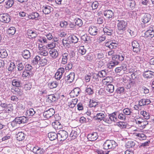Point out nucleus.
<instances>
[{
	"mask_svg": "<svg viewBox=\"0 0 154 154\" xmlns=\"http://www.w3.org/2000/svg\"><path fill=\"white\" fill-rule=\"evenodd\" d=\"M28 120L27 118L24 116L16 117L11 122V125L13 127L17 126L21 124L26 122Z\"/></svg>",
	"mask_w": 154,
	"mask_h": 154,
	"instance_id": "nucleus-1",
	"label": "nucleus"
},
{
	"mask_svg": "<svg viewBox=\"0 0 154 154\" xmlns=\"http://www.w3.org/2000/svg\"><path fill=\"white\" fill-rule=\"evenodd\" d=\"M117 146V143L113 140H107L103 145V149H114Z\"/></svg>",
	"mask_w": 154,
	"mask_h": 154,
	"instance_id": "nucleus-2",
	"label": "nucleus"
},
{
	"mask_svg": "<svg viewBox=\"0 0 154 154\" xmlns=\"http://www.w3.org/2000/svg\"><path fill=\"white\" fill-rule=\"evenodd\" d=\"M117 22H118L117 27L118 30L121 32H123L126 29L127 23L122 20H118Z\"/></svg>",
	"mask_w": 154,
	"mask_h": 154,
	"instance_id": "nucleus-3",
	"label": "nucleus"
},
{
	"mask_svg": "<svg viewBox=\"0 0 154 154\" xmlns=\"http://www.w3.org/2000/svg\"><path fill=\"white\" fill-rule=\"evenodd\" d=\"M58 137L60 141H63L68 137V133L65 131L61 130L59 131L58 133Z\"/></svg>",
	"mask_w": 154,
	"mask_h": 154,
	"instance_id": "nucleus-4",
	"label": "nucleus"
},
{
	"mask_svg": "<svg viewBox=\"0 0 154 154\" xmlns=\"http://www.w3.org/2000/svg\"><path fill=\"white\" fill-rule=\"evenodd\" d=\"M141 21L144 23H148L151 19V16L149 13H143L141 15Z\"/></svg>",
	"mask_w": 154,
	"mask_h": 154,
	"instance_id": "nucleus-5",
	"label": "nucleus"
},
{
	"mask_svg": "<svg viewBox=\"0 0 154 154\" xmlns=\"http://www.w3.org/2000/svg\"><path fill=\"white\" fill-rule=\"evenodd\" d=\"M11 17L8 14H2L0 15V20L2 22L9 23L11 20Z\"/></svg>",
	"mask_w": 154,
	"mask_h": 154,
	"instance_id": "nucleus-6",
	"label": "nucleus"
},
{
	"mask_svg": "<svg viewBox=\"0 0 154 154\" xmlns=\"http://www.w3.org/2000/svg\"><path fill=\"white\" fill-rule=\"evenodd\" d=\"M132 45L133 47V52L136 53H138L140 51V45L138 42L136 41H134L132 43Z\"/></svg>",
	"mask_w": 154,
	"mask_h": 154,
	"instance_id": "nucleus-7",
	"label": "nucleus"
},
{
	"mask_svg": "<svg viewBox=\"0 0 154 154\" xmlns=\"http://www.w3.org/2000/svg\"><path fill=\"white\" fill-rule=\"evenodd\" d=\"M54 113L55 111L54 109L53 108H51L44 112L43 115L45 118H49L53 116Z\"/></svg>",
	"mask_w": 154,
	"mask_h": 154,
	"instance_id": "nucleus-8",
	"label": "nucleus"
},
{
	"mask_svg": "<svg viewBox=\"0 0 154 154\" xmlns=\"http://www.w3.org/2000/svg\"><path fill=\"white\" fill-rule=\"evenodd\" d=\"M64 72V69L63 68H60L58 69L57 72L55 74V79L58 80L61 78L63 73Z\"/></svg>",
	"mask_w": 154,
	"mask_h": 154,
	"instance_id": "nucleus-9",
	"label": "nucleus"
},
{
	"mask_svg": "<svg viewBox=\"0 0 154 154\" xmlns=\"http://www.w3.org/2000/svg\"><path fill=\"white\" fill-rule=\"evenodd\" d=\"M98 137L97 132H93L88 134L87 136V138L89 140L93 141L96 140Z\"/></svg>",
	"mask_w": 154,
	"mask_h": 154,
	"instance_id": "nucleus-10",
	"label": "nucleus"
},
{
	"mask_svg": "<svg viewBox=\"0 0 154 154\" xmlns=\"http://www.w3.org/2000/svg\"><path fill=\"white\" fill-rule=\"evenodd\" d=\"M105 112H103L97 113L94 116L93 118L95 119L100 122L103 120L105 118Z\"/></svg>",
	"mask_w": 154,
	"mask_h": 154,
	"instance_id": "nucleus-11",
	"label": "nucleus"
},
{
	"mask_svg": "<svg viewBox=\"0 0 154 154\" xmlns=\"http://www.w3.org/2000/svg\"><path fill=\"white\" fill-rule=\"evenodd\" d=\"M81 90L79 88H76L72 91L70 93V96L73 97H77L81 92Z\"/></svg>",
	"mask_w": 154,
	"mask_h": 154,
	"instance_id": "nucleus-12",
	"label": "nucleus"
},
{
	"mask_svg": "<svg viewBox=\"0 0 154 154\" xmlns=\"http://www.w3.org/2000/svg\"><path fill=\"white\" fill-rule=\"evenodd\" d=\"M109 119L111 122H117L119 121V120L117 118V114L116 112H114L109 114Z\"/></svg>",
	"mask_w": 154,
	"mask_h": 154,
	"instance_id": "nucleus-13",
	"label": "nucleus"
},
{
	"mask_svg": "<svg viewBox=\"0 0 154 154\" xmlns=\"http://www.w3.org/2000/svg\"><path fill=\"white\" fill-rule=\"evenodd\" d=\"M143 75L146 78H152L154 77V72L149 70L145 71L143 73Z\"/></svg>",
	"mask_w": 154,
	"mask_h": 154,
	"instance_id": "nucleus-14",
	"label": "nucleus"
},
{
	"mask_svg": "<svg viewBox=\"0 0 154 154\" xmlns=\"http://www.w3.org/2000/svg\"><path fill=\"white\" fill-rule=\"evenodd\" d=\"M42 12L45 14H48L53 10V8L48 5L44 6L42 8Z\"/></svg>",
	"mask_w": 154,
	"mask_h": 154,
	"instance_id": "nucleus-15",
	"label": "nucleus"
},
{
	"mask_svg": "<svg viewBox=\"0 0 154 154\" xmlns=\"http://www.w3.org/2000/svg\"><path fill=\"white\" fill-rule=\"evenodd\" d=\"M88 32L91 35H95L97 33L98 29L95 26H91L89 27Z\"/></svg>",
	"mask_w": 154,
	"mask_h": 154,
	"instance_id": "nucleus-16",
	"label": "nucleus"
},
{
	"mask_svg": "<svg viewBox=\"0 0 154 154\" xmlns=\"http://www.w3.org/2000/svg\"><path fill=\"white\" fill-rule=\"evenodd\" d=\"M33 151L36 154H43L45 152L43 148L39 147L38 146L34 147Z\"/></svg>",
	"mask_w": 154,
	"mask_h": 154,
	"instance_id": "nucleus-17",
	"label": "nucleus"
},
{
	"mask_svg": "<svg viewBox=\"0 0 154 154\" xmlns=\"http://www.w3.org/2000/svg\"><path fill=\"white\" fill-rule=\"evenodd\" d=\"M49 53L50 56L54 59L57 58L58 55V53L56 49H50L49 51Z\"/></svg>",
	"mask_w": 154,
	"mask_h": 154,
	"instance_id": "nucleus-18",
	"label": "nucleus"
},
{
	"mask_svg": "<svg viewBox=\"0 0 154 154\" xmlns=\"http://www.w3.org/2000/svg\"><path fill=\"white\" fill-rule=\"evenodd\" d=\"M151 101L148 99H141L139 101V105L140 106H144L149 104Z\"/></svg>",
	"mask_w": 154,
	"mask_h": 154,
	"instance_id": "nucleus-19",
	"label": "nucleus"
},
{
	"mask_svg": "<svg viewBox=\"0 0 154 154\" xmlns=\"http://www.w3.org/2000/svg\"><path fill=\"white\" fill-rule=\"evenodd\" d=\"M75 75V74L74 72H71L69 75L65 77V79L68 82L71 83L73 81Z\"/></svg>",
	"mask_w": 154,
	"mask_h": 154,
	"instance_id": "nucleus-20",
	"label": "nucleus"
},
{
	"mask_svg": "<svg viewBox=\"0 0 154 154\" xmlns=\"http://www.w3.org/2000/svg\"><path fill=\"white\" fill-rule=\"evenodd\" d=\"M154 36V31L152 29L146 31L145 33L144 37L147 38H152Z\"/></svg>",
	"mask_w": 154,
	"mask_h": 154,
	"instance_id": "nucleus-21",
	"label": "nucleus"
},
{
	"mask_svg": "<svg viewBox=\"0 0 154 154\" xmlns=\"http://www.w3.org/2000/svg\"><path fill=\"white\" fill-rule=\"evenodd\" d=\"M48 137L51 140H54L58 138V134H57L54 132L49 133Z\"/></svg>",
	"mask_w": 154,
	"mask_h": 154,
	"instance_id": "nucleus-22",
	"label": "nucleus"
},
{
	"mask_svg": "<svg viewBox=\"0 0 154 154\" xmlns=\"http://www.w3.org/2000/svg\"><path fill=\"white\" fill-rule=\"evenodd\" d=\"M125 4L127 6L128 8L133 9L135 5V2L133 0H128L126 2Z\"/></svg>",
	"mask_w": 154,
	"mask_h": 154,
	"instance_id": "nucleus-23",
	"label": "nucleus"
},
{
	"mask_svg": "<svg viewBox=\"0 0 154 154\" xmlns=\"http://www.w3.org/2000/svg\"><path fill=\"white\" fill-rule=\"evenodd\" d=\"M119 63V62L116 60L110 61L107 64V66L109 69H112L115 66L118 65Z\"/></svg>",
	"mask_w": 154,
	"mask_h": 154,
	"instance_id": "nucleus-24",
	"label": "nucleus"
},
{
	"mask_svg": "<svg viewBox=\"0 0 154 154\" xmlns=\"http://www.w3.org/2000/svg\"><path fill=\"white\" fill-rule=\"evenodd\" d=\"M28 18L30 19H35L36 20L37 18L39 16V14L38 13L36 12H33L29 14H28Z\"/></svg>",
	"mask_w": 154,
	"mask_h": 154,
	"instance_id": "nucleus-25",
	"label": "nucleus"
},
{
	"mask_svg": "<svg viewBox=\"0 0 154 154\" xmlns=\"http://www.w3.org/2000/svg\"><path fill=\"white\" fill-rule=\"evenodd\" d=\"M92 38L90 36H87L86 35H84L82 36V39L85 43H91L92 41Z\"/></svg>",
	"mask_w": 154,
	"mask_h": 154,
	"instance_id": "nucleus-26",
	"label": "nucleus"
},
{
	"mask_svg": "<svg viewBox=\"0 0 154 154\" xmlns=\"http://www.w3.org/2000/svg\"><path fill=\"white\" fill-rule=\"evenodd\" d=\"M104 15L106 18L109 19L112 17L113 16V13L110 10H106L104 12Z\"/></svg>",
	"mask_w": 154,
	"mask_h": 154,
	"instance_id": "nucleus-27",
	"label": "nucleus"
},
{
	"mask_svg": "<svg viewBox=\"0 0 154 154\" xmlns=\"http://www.w3.org/2000/svg\"><path fill=\"white\" fill-rule=\"evenodd\" d=\"M68 38L69 42L72 43H76L77 42L78 40L77 37L74 35H70Z\"/></svg>",
	"mask_w": 154,
	"mask_h": 154,
	"instance_id": "nucleus-28",
	"label": "nucleus"
},
{
	"mask_svg": "<svg viewBox=\"0 0 154 154\" xmlns=\"http://www.w3.org/2000/svg\"><path fill=\"white\" fill-rule=\"evenodd\" d=\"M25 134L22 132H18L16 135V138L17 140L21 141L24 139Z\"/></svg>",
	"mask_w": 154,
	"mask_h": 154,
	"instance_id": "nucleus-29",
	"label": "nucleus"
},
{
	"mask_svg": "<svg viewBox=\"0 0 154 154\" xmlns=\"http://www.w3.org/2000/svg\"><path fill=\"white\" fill-rule=\"evenodd\" d=\"M85 92L89 95L92 94L94 93L93 86L91 85L87 86L85 90Z\"/></svg>",
	"mask_w": 154,
	"mask_h": 154,
	"instance_id": "nucleus-30",
	"label": "nucleus"
},
{
	"mask_svg": "<svg viewBox=\"0 0 154 154\" xmlns=\"http://www.w3.org/2000/svg\"><path fill=\"white\" fill-rule=\"evenodd\" d=\"M68 54L67 53H64L62 54V60L61 63L63 64H65L67 63Z\"/></svg>",
	"mask_w": 154,
	"mask_h": 154,
	"instance_id": "nucleus-31",
	"label": "nucleus"
},
{
	"mask_svg": "<svg viewBox=\"0 0 154 154\" xmlns=\"http://www.w3.org/2000/svg\"><path fill=\"white\" fill-rule=\"evenodd\" d=\"M27 35L29 36V38H35L37 36V34L36 32L33 31L32 30L29 29L27 31Z\"/></svg>",
	"mask_w": 154,
	"mask_h": 154,
	"instance_id": "nucleus-32",
	"label": "nucleus"
},
{
	"mask_svg": "<svg viewBox=\"0 0 154 154\" xmlns=\"http://www.w3.org/2000/svg\"><path fill=\"white\" fill-rule=\"evenodd\" d=\"M112 78L109 76L103 79L102 80V83L103 85H106L108 83H111L112 81Z\"/></svg>",
	"mask_w": 154,
	"mask_h": 154,
	"instance_id": "nucleus-33",
	"label": "nucleus"
},
{
	"mask_svg": "<svg viewBox=\"0 0 154 154\" xmlns=\"http://www.w3.org/2000/svg\"><path fill=\"white\" fill-rule=\"evenodd\" d=\"M11 106V104H7L2 103L0 105V110H5L6 109L9 108Z\"/></svg>",
	"mask_w": 154,
	"mask_h": 154,
	"instance_id": "nucleus-34",
	"label": "nucleus"
},
{
	"mask_svg": "<svg viewBox=\"0 0 154 154\" xmlns=\"http://www.w3.org/2000/svg\"><path fill=\"white\" fill-rule=\"evenodd\" d=\"M23 57L25 59H28L30 57V53L29 51L27 50H24L22 54Z\"/></svg>",
	"mask_w": 154,
	"mask_h": 154,
	"instance_id": "nucleus-35",
	"label": "nucleus"
},
{
	"mask_svg": "<svg viewBox=\"0 0 154 154\" xmlns=\"http://www.w3.org/2000/svg\"><path fill=\"white\" fill-rule=\"evenodd\" d=\"M7 51L5 49L0 50V57L4 58H6L8 56Z\"/></svg>",
	"mask_w": 154,
	"mask_h": 154,
	"instance_id": "nucleus-36",
	"label": "nucleus"
},
{
	"mask_svg": "<svg viewBox=\"0 0 154 154\" xmlns=\"http://www.w3.org/2000/svg\"><path fill=\"white\" fill-rule=\"evenodd\" d=\"M106 91L109 93H112L114 91V86L112 84L108 85L106 87Z\"/></svg>",
	"mask_w": 154,
	"mask_h": 154,
	"instance_id": "nucleus-37",
	"label": "nucleus"
},
{
	"mask_svg": "<svg viewBox=\"0 0 154 154\" xmlns=\"http://www.w3.org/2000/svg\"><path fill=\"white\" fill-rule=\"evenodd\" d=\"M43 47H42L39 48V52L41 55L46 56L48 54V53L46 50L44 49Z\"/></svg>",
	"mask_w": 154,
	"mask_h": 154,
	"instance_id": "nucleus-38",
	"label": "nucleus"
},
{
	"mask_svg": "<svg viewBox=\"0 0 154 154\" xmlns=\"http://www.w3.org/2000/svg\"><path fill=\"white\" fill-rule=\"evenodd\" d=\"M58 85V83L56 81H53L48 84V85L51 89L56 88Z\"/></svg>",
	"mask_w": 154,
	"mask_h": 154,
	"instance_id": "nucleus-39",
	"label": "nucleus"
},
{
	"mask_svg": "<svg viewBox=\"0 0 154 154\" xmlns=\"http://www.w3.org/2000/svg\"><path fill=\"white\" fill-rule=\"evenodd\" d=\"M110 43L109 48L110 49H116L118 46V42L117 41H115L114 42H113L112 41H111V42Z\"/></svg>",
	"mask_w": 154,
	"mask_h": 154,
	"instance_id": "nucleus-40",
	"label": "nucleus"
},
{
	"mask_svg": "<svg viewBox=\"0 0 154 154\" xmlns=\"http://www.w3.org/2000/svg\"><path fill=\"white\" fill-rule=\"evenodd\" d=\"M21 82L17 79H14L12 82V85L13 86L19 87L20 86Z\"/></svg>",
	"mask_w": 154,
	"mask_h": 154,
	"instance_id": "nucleus-41",
	"label": "nucleus"
},
{
	"mask_svg": "<svg viewBox=\"0 0 154 154\" xmlns=\"http://www.w3.org/2000/svg\"><path fill=\"white\" fill-rule=\"evenodd\" d=\"M32 74V72L25 70L23 73L22 77L23 78L27 77L28 78L31 76Z\"/></svg>",
	"mask_w": 154,
	"mask_h": 154,
	"instance_id": "nucleus-42",
	"label": "nucleus"
},
{
	"mask_svg": "<svg viewBox=\"0 0 154 154\" xmlns=\"http://www.w3.org/2000/svg\"><path fill=\"white\" fill-rule=\"evenodd\" d=\"M140 114L142 115L144 118L146 119H148L149 118V114L146 111H140Z\"/></svg>",
	"mask_w": 154,
	"mask_h": 154,
	"instance_id": "nucleus-43",
	"label": "nucleus"
},
{
	"mask_svg": "<svg viewBox=\"0 0 154 154\" xmlns=\"http://www.w3.org/2000/svg\"><path fill=\"white\" fill-rule=\"evenodd\" d=\"M16 30L15 27H10L8 30V33L10 35H13L15 33Z\"/></svg>",
	"mask_w": 154,
	"mask_h": 154,
	"instance_id": "nucleus-44",
	"label": "nucleus"
},
{
	"mask_svg": "<svg viewBox=\"0 0 154 154\" xmlns=\"http://www.w3.org/2000/svg\"><path fill=\"white\" fill-rule=\"evenodd\" d=\"M35 113V112L34 111V109L32 108L28 110L26 112L27 115L28 116H32Z\"/></svg>",
	"mask_w": 154,
	"mask_h": 154,
	"instance_id": "nucleus-45",
	"label": "nucleus"
},
{
	"mask_svg": "<svg viewBox=\"0 0 154 154\" xmlns=\"http://www.w3.org/2000/svg\"><path fill=\"white\" fill-rule=\"evenodd\" d=\"M125 57V54L122 52V53H120L119 55H116V58H118L120 61H122L124 60Z\"/></svg>",
	"mask_w": 154,
	"mask_h": 154,
	"instance_id": "nucleus-46",
	"label": "nucleus"
},
{
	"mask_svg": "<svg viewBox=\"0 0 154 154\" xmlns=\"http://www.w3.org/2000/svg\"><path fill=\"white\" fill-rule=\"evenodd\" d=\"M134 145V143L132 141L130 140L126 143V146L127 148H129L132 147Z\"/></svg>",
	"mask_w": 154,
	"mask_h": 154,
	"instance_id": "nucleus-47",
	"label": "nucleus"
},
{
	"mask_svg": "<svg viewBox=\"0 0 154 154\" xmlns=\"http://www.w3.org/2000/svg\"><path fill=\"white\" fill-rule=\"evenodd\" d=\"M75 23L76 25L79 26H81L83 24L82 20L79 18H77L75 19Z\"/></svg>",
	"mask_w": 154,
	"mask_h": 154,
	"instance_id": "nucleus-48",
	"label": "nucleus"
},
{
	"mask_svg": "<svg viewBox=\"0 0 154 154\" xmlns=\"http://www.w3.org/2000/svg\"><path fill=\"white\" fill-rule=\"evenodd\" d=\"M78 135V132L75 130H72L70 134V137H72V139H75Z\"/></svg>",
	"mask_w": 154,
	"mask_h": 154,
	"instance_id": "nucleus-49",
	"label": "nucleus"
},
{
	"mask_svg": "<svg viewBox=\"0 0 154 154\" xmlns=\"http://www.w3.org/2000/svg\"><path fill=\"white\" fill-rule=\"evenodd\" d=\"M48 99L50 100L51 102H53L56 100L57 98L54 94H50L48 96Z\"/></svg>",
	"mask_w": 154,
	"mask_h": 154,
	"instance_id": "nucleus-50",
	"label": "nucleus"
},
{
	"mask_svg": "<svg viewBox=\"0 0 154 154\" xmlns=\"http://www.w3.org/2000/svg\"><path fill=\"white\" fill-rule=\"evenodd\" d=\"M79 52L81 54L84 55L86 53V50L83 46H81L79 48Z\"/></svg>",
	"mask_w": 154,
	"mask_h": 154,
	"instance_id": "nucleus-51",
	"label": "nucleus"
},
{
	"mask_svg": "<svg viewBox=\"0 0 154 154\" xmlns=\"http://www.w3.org/2000/svg\"><path fill=\"white\" fill-rule=\"evenodd\" d=\"M40 57L39 56H36L33 59L32 62L33 64H36L38 63V61L40 60Z\"/></svg>",
	"mask_w": 154,
	"mask_h": 154,
	"instance_id": "nucleus-52",
	"label": "nucleus"
},
{
	"mask_svg": "<svg viewBox=\"0 0 154 154\" xmlns=\"http://www.w3.org/2000/svg\"><path fill=\"white\" fill-rule=\"evenodd\" d=\"M103 31L106 35H111L112 32H113V30L106 28H104L103 29Z\"/></svg>",
	"mask_w": 154,
	"mask_h": 154,
	"instance_id": "nucleus-53",
	"label": "nucleus"
},
{
	"mask_svg": "<svg viewBox=\"0 0 154 154\" xmlns=\"http://www.w3.org/2000/svg\"><path fill=\"white\" fill-rule=\"evenodd\" d=\"M14 93L20 96H21L23 94V91L18 88H15L14 90Z\"/></svg>",
	"mask_w": 154,
	"mask_h": 154,
	"instance_id": "nucleus-54",
	"label": "nucleus"
},
{
	"mask_svg": "<svg viewBox=\"0 0 154 154\" xmlns=\"http://www.w3.org/2000/svg\"><path fill=\"white\" fill-rule=\"evenodd\" d=\"M48 60L46 58H42L40 61V64L42 66H44L47 63Z\"/></svg>",
	"mask_w": 154,
	"mask_h": 154,
	"instance_id": "nucleus-55",
	"label": "nucleus"
},
{
	"mask_svg": "<svg viewBox=\"0 0 154 154\" xmlns=\"http://www.w3.org/2000/svg\"><path fill=\"white\" fill-rule=\"evenodd\" d=\"M14 2L13 0H8L5 2L6 5L7 6L6 8H9L11 7L13 5Z\"/></svg>",
	"mask_w": 154,
	"mask_h": 154,
	"instance_id": "nucleus-56",
	"label": "nucleus"
},
{
	"mask_svg": "<svg viewBox=\"0 0 154 154\" xmlns=\"http://www.w3.org/2000/svg\"><path fill=\"white\" fill-rule=\"evenodd\" d=\"M16 67L15 64L14 63L11 62L9 66L8 70L9 71H12Z\"/></svg>",
	"mask_w": 154,
	"mask_h": 154,
	"instance_id": "nucleus-57",
	"label": "nucleus"
},
{
	"mask_svg": "<svg viewBox=\"0 0 154 154\" xmlns=\"http://www.w3.org/2000/svg\"><path fill=\"white\" fill-rule=\"evenodd\" d=\"M97 74L98 76L101 78L105 77L106 75V73L104 70H103L99 72Z\"/></svg>",
	"mask_w": 154,
	"mask_h": 154,
	"instance_id": "nucleus-58",
	"label": "nucleus"
},
{
	"mask_svg": "<svg viewBox=\"0 0 154 154\" xmlns=\"http://www.w3.org/2000/svg\"><path fill=\"white\" fill-rule=\"evenodd\" d=\"M118 119L121 120H125L126 118V116L123 113H121L117 115Z\"/></svg>",
	"mask_w": 154,
	"mask_h": 154,
	"instance_id": "nucleus-59",
	"label": "nucleus"
},
{
	"mask_svg": "<svg viewBox=\"0 0 154 154\" xmlns=\"http://www.w3.org/2000/svg\"><path fill=\"white\" fill-rule=\"evenodd\" d=\"M62 43L63 46L65 47L69 48L70 47V45L68 42V41L66 40L63 39L62 41Z\"/></svg>",
	"mask_w": 154,
	"mask_h": 154,
	"instance_id": "nucleus-60",
	"label": "nucleus"
},
{
	"mask_svg": "<svg viewBox=\"0 0 154 154\" xmlns=\"http://www.w3.org/2000/svg\"><path fill=\"white\" fill-rule=\"evenodd\" d=\"M148 124V122L147 121H142L141 125H139V126L142 128H144L146 125Z\"/></svg>",
	"mask_w": 154,
	"mask_h": 154,
	"instance_id": "nucleus-61",
	"label": "nucleus"
},
{
	"mask_svg": "<svg viewBox=\"0 0 154 154\" xmlns=\"http://www.w3.org/2000/svg\"><path fill=\"white\" fill-rule=\"evenodd\" d=\"M116 91L118 94L123 93L124 91V88L123 87L118 88L117 89Z\"/></svg>",
	"mask_w": 154,
	"mask_h": 154,
	"instance_id": "nucleus-62",
	"label": "nucleus"
},
{
	"mask_svg": "<svg viewBox=\"0 0 154 154\" xmlns=\"http://www.w3.org/2000/svg\"><path fill=\"white\" fill-rule=\"evenodd\" d=\"M124 114L125 115H129L131 112L130 109L128 108H125L123 110Z\"/></svg>",
	"mask_w": 154,
	"mask_h": 154,
	"instance_id": "nucleus-63",
	"label": "nucleus"
},
{
	"mask_svg": "<svg viewBox=\"0 0 154 154\" xmlns=\"http://www.w3.org/2000/svg\"><path fill=\"white\" fill-rule=\"evenodd\" d=\"M110 151H103L101 150H97L96 152L98 154H108Z\"/></svg>",
	"mask_w": 154,
	"mask_h": 154,
	"instance_id": "nucleus-64",
	"label": "nucleus"
}]
</instances>
